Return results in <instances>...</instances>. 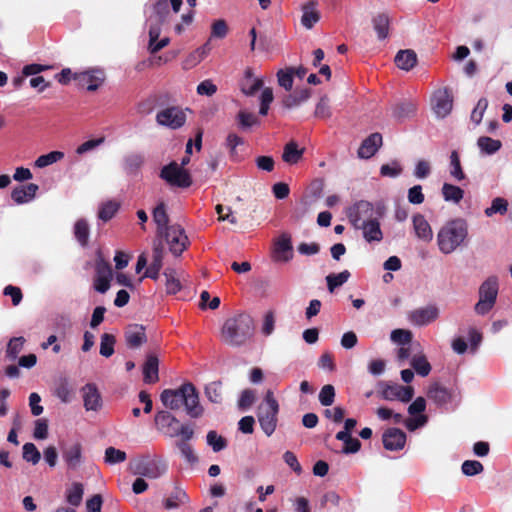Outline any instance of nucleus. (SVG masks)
<instances>
[{
    "label": "nucleus",
    "mask_w": 512,
    "mask_h": 512,
    "mask_svg": "<svg viewBox=\"0 0 512 512\" xmlns=\"http://www.w3.org/2000/svg\"><path fill=\"white\" fill-rule=\"evenodd\" d=\"M160 32H161V29L158 24L151 25L149 28L148 49H149L150 53H152V54H155L162 49L158 43V38H159Z\"/></svg>",
    "instance_id": "obj_60"
},
{
    "label": "nucleus",
    "mask_w": 512,
    "mask_h": 512,
    "mask_svg": "<svg viewBox=\"0 0 512 512\" xmlns=\"http://www.w3.org/2000/svg\"><path fill=\"white\" fill-rule=\"evenodd\" d=\"M380 395L382 399L387 401L399 400L408 403L414 396V388L412 386L384 383Z\"/></svg>",
    "instance_id": "obj_11"
},
{
    "label": "nucleus",
    "mask_w": 512,
    "mask_h": 512,
    "mask_svg": "<svg viewBox=\"0 0 512 512\" xmlns=\"http://www.w3.org/2000/svg\"><path fill=\"white\" fill-rule=\"evenodd\" d=\"M163 255L164 250L162 244H155L153 248V259L150 265L147 267L144 273V277L151 278L153 280L158 279L159 272L163 265Z\"/></svg>",
    "instance_id": "obj_26"
},
{
    "label": "nucleus",
    "mask_w": 512,
    "mask_h": 512,
    "mask_svg": "<svg viewBox=\"0 0 512 512\" xmlns=\"http://www.w3.org/2000/svg\"><path fill=\"white\" fill-rule=\"evenodd\" d=\"M443 199L446 202L458 204L464 197V190L459 186L444 183L441 189Z\"/></svg>",
    "instance_id": "obj_36"
},
{
    "label": "nucleus",
    "mask_w": 512,
    "mask_h": 512,
    "mask_svg": "<svg viewBox=\"0 0 512 512\" xmlns=\"http://www.w3.org/2000/svg\"><path fill=\"white\" fill-rule=\"evenodd\" d=\"M382 441L386 450L399 451L405 446L406 434L398 428H389L383 433Z\"/></svg>",
    "instance_id": "obj_17"
},
{
    "label": "nucleus",
    "mask_w": 512,
    "mask_h": 512,
    "mask_svg": "<svg viewBox=\"0 0 512 512\" xmlns=\"http://www.w3.org/2000/svg\"><path fill=\"white\" fill-rule=\"evenodd\" d=\"M410 365L414 369V371L421 377H426L431 372V365L428 362L425 355H414L410 360Z\"/></svg>",
    "instance_id": "obj_39"
},
{
    "label": "nucleus",
    "mask_w": 512,
    "mask_h": 512,
    "mask_svg": "<svg viewBox=\"0 0 512 512\" xmlns=\"http://www.w3.org/2000/svg\"><path fill=\"white\" fill-rule=\"evenodd\" d=\"M431 106L438 118H445L449 115L453 107V98L448 89L435 91L431 98Z\"/></svg>",
    "instance_id": "obj_12"
},
{
    "label": "nucleus",
    "mask_w": 512,
    "mask_h": 512,
    "mask_svg": "<svg viewBox=\"0 0 512 512\" xmlns=\"http://www.w3.org/2000/svg\"><path fill=\"white\" fill-rule=\"evenodd\" d=\"M83 497V486L80 483H74L71 488L67 490L66 500L72 506H79Z\"/></svg>",
    "instance_id": "obj_51"
},
{
    "label": "nucleus",
    "mask_w": 512,
    "mask_h": 512,
    "mask_svg": "<svg viewBox=\"0 0 512 512\" xmlns=\"http://www.w3.org/2000/svg\"><path fill=\"white\" fill-rule=\"evenodd\" d=\"M263 86V81L253 77L251 69L245 71L243 79L240 81V89L247 96L254 95Z\"/></svg>",
    "instance_id": "obj_30"
},
{
    "label": "nucleus",
    "mask_w": 512,
    "mask_h": 512,
    "mask_svg": "<svg viewBox=\"0 0 512 512\" xmlns=\"http://www.w3.org/2000/svg\"><path fill=\"white\" fill-rule=\"evenodd\" d=\"M303 154L304 149L299 148L296 142L290 141L284 146L282 159L285 163L294 165L302 159Z\"/></svg>",
    "instance_id": "obj_31"
},
{
    "label": "nucleus",
    "mask_w": 512,
    "mask_h": 512,
    "mask_svg": "<svg viewBox=\"0 0 512 512\" xmlns=\"http://www.w3.org/2000/svg\"><path fill=\"white\" fill-rule=\"evenodd\" d=\"M487 107L488 100L484 97L480 98L470 115V119L475 125H479L481 123Z\"/></svg>",
    "instance_id": "obj_56"
},
{
    "label": "nucleus",
    "mask_w": 512,
    "mask_h": 512,
    "mask_svg": "<svg viewBox=\"0 0 512 512\" xmlns=\"http://www.w3.org/2000/svg\"><path fill=\"white\" fill-rule=\"evenodd\" d=\"M165 288L168 294H176L182 288L179 278L177 277V273L174 269H166L164 271Z\"/></svg>",
    "instance_id": "obj_42"
},
{
    "label": "nucleus",
    "mask_w": 512,
    "mask_h": 512,
    "mask_svg": "<svg viewBox=\"0 0 512 512\" xmlns=\"http://www.w3.org/2000/svg\"><path fill=\"white\" fill-rule=\"evenodd\" d=\"M155 424L158 430L162 431L165 435L170 437V433L173 430H177L179 426V420L168 411H159L155 415Z\"/></svg>",
    "instance_id": "obj_22"
},
{
    "label": "nucleus",
    "mask_w": 512,
    "mask_h": 512,
    "mask_svg": "<svg viewBox=\"0 0 512 512\" xmlns=\"http://www.w3.org/2000/svg\"><path fill=\"white\" fill-rule=\"evenodd\" d=\"M477 146L482 153L486 155H492L501 149L502 143L500 140L492 139L487 136H481L477 140Z\"/></svg>",
    "instance_id": "obj_38"
},
{
    "label": "nucleus",
    "mask_w": 512,
    "mask_h": 512,
    "mask_svg": "<svg viewBox=\"0 0 512 512\" xmlns=\"http://www.w3.org/2000/svg\"><path fill=\"white\" fill-rule=\"evenodd\" d=\"M348 217L355 229L362 230L363 238L367 242H380L383 239L380 222L375 217V210L370 202H357L350 208Z\"/></svg>",
    "instance_id": "obj_2"
},
{
    "label": "nucleus",
    "mask_w": 512,
    "mask_h": 512,
    "mask_svg": "<svg viewBox=\"0 0 512 512\" xmlns=\"http://www.w3.org/2000/svg\"><path fill=\"white\" fill-rule=\"evenodd\" d=\"M426 395L437 407L447 411L455 410L462 400L461 390L458 386L446 387L439 382L431 383L427 388Z\"/></svg>",
    "instance_id": "obj_5"
},
{
    "label": "nucleus",
    "mask_w": 512,
    "mask_h": 512,
    "mask_svg": "<svg viewBox=\"0 0 512 512\" xmlns=\"http://www.w3.org/2000/svg\"><path fill=\"white\" fill-rule=\"evenodd\" d=\"M498 295V279L496 276L488 277L479 288V299L496 303Z\"/></svg>",
    "instance_id": "obj_28"
},
{
    "label": "nucleus",
    "mask_w": 512,
    "mask_h": 512,
    "mask_svg": "<svg viewBox=\"0 0 512 512\" xmlns=\"http://www.w3.org/2000/svg\"><path fill=\"white\" fill-rule=\"evenodd\" d=\"M319 402L323 406H330L335 399V388L331 384L324 385L319 393Z\"/></svg>",
    "instance_id": "obj_61"
},
{
    "label": "nucleus",
    "mask_w": 512,
    "mask_h": 512,
    "mask_svg": "<svg viewBox=\"0 0 512 512\" xmlns=\"http://www.w3.org/2000/svg\"><path fill=\"white\" fill-rule=\"evenodd\" d=\"M23 459L33 465L39 463L41 459V454L35 444L33 443H25L23 445Z\"/></svg>",
    "instance_id": "obj_53"
},
{
    "label": "nucleus",
    "mask_w": 512,
    "mask_h": 512,
    "mask_svg": "<svg viewBox=\"0 0 512 512\" xmlns=\"http://www.w3.org/2000/svg\"><path fill=\"white\" fill-rule=\"evenodd\" d=\"M154 13L158 16V22L164 23L170 15L168 0H158L153 6Z\"/></svg>",
    "instance_id": "obj_62"
},
{
    "label": "nucleus",
    "mask_w": 512,
    "mask_h": 512,
    "mask_svg": "<svg viewBox=\"0 0 512 512\" xmlns=\"http://www.w3.org/2000/svg\"><path fill=\"white\" fill-rule=\"evenodd\" d=\"M126 458V453L120 449H116L112 446L105 449L104 462L108 465L122 463L126 460Z\"/></svg>",
    "instance_id": "obj_46"
},
{
    "label": "nucleus",
    "mask_w": 512,
    "mask_h": 512,
    "mask_svg": "<svg viewBox=\"0 0 512 512\" xmlns=\"http://www.w3.org/2000/svg\"><path fill=\"white\" fill-rule=\"evenodd\" d=\"M115 337L111 334L104 333L101 336L100 354L104 357H110L114 353Z\"/></svg>",
    "instance_id": "obj_55"
},
{
    "label": "nucleus",
    "mask_w": 512,
    "mask_h": 512,
    "mask_svg": "<svg viewBox=\"0 0 512 512\" xmlns=\"http://www.w3.org/2000/svg\"><path fill=\"white\" fill-rule=\"evenodd\" d=\"M90 234L89 224L85 219H79L74 224V236L81 246H86Z\"/></svg>",
    "instance_id": "obj_41"
},
{
    "label": "nucleus",
    "mask_w": 512,
    "mask_h": 512,
    "mask_svg": "<svg viewBox=\"0 0 512 512\" xmlns=\"http://www.w3.org/2000/svg\"><path fill=\"white\" fill-rule=\"evenodd\" d=\"M293 253H292V244H291V238L283 234L279 237L275 244L274 249V258L275 261L279 262H288L292 259Z\"/></svg>",
    "instance_id": "obj_24"
},
{
    "label": "nucleus",
    "mask_w": 512,
    "mask_h": 512,
    "mask_svg": "<svg viewBox=\"0 0 512 512\" xmlns=\"http://www.w3.org/2000/svg\"><path fill=\"white\" fill-rule=\"evenodd\" d=\"M188 500L187 493L182 488L175 486L171 494L163 500V506L167 510H173L188 503Z\"/></svg>",
    "instance_id": "obj_29"
},
{
    "label": "nucleus",
    "mask_w": 512,
    "mask_h": 512,
    "mask_svg": "<svg viewBox=\"0 0 512 512\" xmlns=\"http://www.w3.org/2000/svg\"><path fill=\"white\" fill-rule=\"evenodd\" d=\"M483 465L476 460H466L462 463L461 470L466 476H475L483 471Z\"/></svg>",
    "instance_id": "obj_63"
},
{
    "label": "nucleus",
    "mask_w": 512,
    "mask_h": 512,
    "mask_svg": "<svg viewBox=\"0 0 512 512\" xmlns=\"http://www.w3.org/2000/svg\"><path fill=\"white\" fill-rule=\"evenodd\" d=\"M294 68L281 69L277 72L278 84L286 91L292 89Z\"/></svg>",
    "instance_id": "obj_57"
},
{
    "label": "nucleus",
    "mask_w": 512,
    "mask_h": 512,
    "mask_svg": "<svg viewBox=\"0 0 512 512\" xmlns=\"http://www.w3.org/2000/svg\"><path fill=\"white\" fill-rule=\"evenodd\" d=\"M336 439L344 443L342 452L345 454H353L360 450L361 443L357 438H353L350 434L345 432H338Z\"/></svg>",
    "instance_id": "obj_37"
},
{
    "label": "nucleus",
    "mask_w": 512,
    "mask_h": 512,
    "mask_svg": "<svg viewBox=\"0 0 512 512\" xmlns=\"http://www.w3.org/2000/svg\"><path fill=\"white\" fill-rule=\"evenodd\" d=\"M38 189L39 186L34 183L17 186L12 190L11 198L18 205L29 203L36 197Z\"/></svg>",
    "instance_id": "obj_19"
},
{
    "label": "nucleus",
    "mask_w": 512,
    "mask_h": 512,
    "mask_svg": "<svg viewBox=\"0 0 512 512\" xmlns=\"http://www.w3.org/2000/svg\"><path fill=\"white\" fill-rule=\"evenodd\" d=\"M416 111V104L410 100L400 101L391 107V115L397 121L412 117Z\"/></svg>",
    "instance_id": "obj_27"
},
{
    "label": "nucleus",
    "mask_w": 512,
    "mask_h": 512,
    "mask_svg": "<svg viewBox=\"0 0 512 512\" xmlns=\"http://www.w3.org/2000/svg\"><path fill=\"white\" fill-rule=\"evenodd\" d=\"M311 96L310 89L304 88L300 90H296L293 93L287 95L283 99L284 107L291 109L294 107H298L304 102H306Z\"/></svg>",
    "instance_id": "obj_32"
},
{
    "label": "nucleus",
    "mask_w": 512,
    "mask_h": 512,
    "mask_svg": "<svg viewBox=\"0 0 512 512\" xmlns=\"http://www.w3.org/2000/svg\"><path fill=\"white\" fill-rule=\"evenodd\" d=\"M83 405L87 411H98L102 407V397L94 383H87L81 388Z\"/></svg>",
    "instance_id": "obj_15"
},
{
    "label": "nucleus",
    "mask_w": 512,
    "mask_h": 512,
    "mask_svg": "<svg viewBox=\"0 0 512 512\" xmlns=\"http://www.w3.org/2000/svg\"><path fill=\"white\" fill-rule=\"evenodd\" d=\"M372 24L379 40H384L389 35L390 19L387 14L380 13L372 18Z\"/></svg>",
    "instance_id": "obj_35"
},
{
    "label": "nucleus",
    "mask_w": 512,
    "mask_h": 512,
    "mask_svg": "<svg viewBox=\"0 0 512 512\" xmlns=\"http://www.w3.org/2000/svg\"><path fill=\"white\" fill-rule=\"evenodd\" d=\"M153 220L157 225L158 232L163 233L168 227L169 220L164 203L158 204L153 210Z\"/></svg>",
    "instance_id": "obj_43"
},
{
    "label": "nucleus",
    "mask_w": 512,
    "mask_h": 512,
    "mask_svg": "<svg viewBox=\"0 0 512 512\" xmlns=\"http://www.w3.org/2000/svg\"><path fill=\"white\" fill-rule=\"evenodd\" d=\"M156 122L160 126L176 130L185 124L186 113L177 106L167 107L156 114Z\"/></svg>",
    "instance_id": "obj_9"
},
{
    "label": "nucleus",
    "mask_w": 512,
    "mask_h": 512,
    "mask_svg": "<svg viewBox=\"0 0 512 512\" xmlns=\"http://www.w3.org/2000/svg\"><path fill=\"white\" fill-rule=\"evenodd\" d=\"M120 205L116 201H107L100 205L98 211V218L104 222L109 221L117 213Z\"/></svg>",
    "instance_id": "obj_44"
},
{
    "label": "nucleus",
    "mask_w": 512,
    "mask_h": 512,
    "mask_svg": "<svg viewBox=\"0 0 512 512\" xmlns=\"http://www.w3.org/2000/svg\"><path fill=\"white\" fill-rule=\"evenodd\" d=\"M169 250L175 256L182 254L188 245V237L180 225H171L163 233Z\"/></svg>",
    "instance_id": "obj_10"
},
{
    "label": "nucleus",
    "mask_w": 512,
    "mask_h": 512,
    "mask_svg": "<svg viewBox=\"0 0 512 512\" xmlns=\"http://www.w3.org/2000/svg\"><path fill=\"white\" fill-rule=\"evenodd\" d=\"M24 343L25 339L23 337H14L10 339L6 349L7 358L12 361L16 360L23 349Z\"/></svg>",
    "instance_id": "obj_48"
},
{
    "label": "nucleus",
    "mask_w": 512,
    "mask_h": 512,
    "mask_svg": "<svg viewBox=\"0 0 512 512\" xmlns=\"http://www.w3.org/2000/svg\"><path fill=\"white\" fill-rule=\"evenodd\" d=\"M254 334L252 317L245 312H238L228 317L220 331L223 343L231 347H241L248 342Z\"/></svg>",
    "instance_id": "obj_3"
},
{
    "label": "nucleus",
    "mask_w": 512,
    "mask_h": 512,
    "mask_svg": "<svg viewBox=\"0 0 512 512\" xmlns=\"http://www.w3.org/2000/svg\"><path fill=\"white\" fill-rule=\"evenodd\" d=\"M413 229L416 237L423 242H430L433 239V231L426 218L417 213L412 217Z\"/></svg>",
    "instance_id": "obj_20"
},
{
    "label": "nucleus",
    "mask_w": 512,
    "mask_h": 512,
    "mask_svg": "<svg viewBox=\"0 0 512 512\" xmlns=\"http://www.w3.org/2000/svg\"><path fill=\"white\" fill-rule=\"evenodd\" d=\"M508 209V202L504 198L497 197L492 200L491 206L486 208L484 213L487 217H491L496 213L504 215Z\"/></svg>",
    "instance_id": "obj_50"
},
{
    "label": "nucleus",
    "mask_w": 512,
    "mask_h": 512,
    "mask_svg": "<svg viewBox=\"0 0 512 512\" xmlns=\"http://www.w3.org/2000/svg\"><path fill=\"white\" fill-rule=\"evenodd\" d=\"M74 80L81 87H85L88 91H95L104 81V73L101 70H89L73 74Z\"/></svg>",
    "instance_id": "obj_14"
},
{
    "label": "nucleus",
    "mask_w": 512,
    "mask_h": 512,
    "mask_svg": "<svg viewBox=\"0 0 512 512\" xmlns=\"http://www.w3.org/2000/svg\"><path fill=\"white\" fill-rule=\"evenodd\" d=\"M144 155L133 152L123 158V169L127 174H136L144 163Z\"/></svg>",
    "instance_id": "obj_34"
},
{
    "label": "nucleus",
    "mask_w": 512,
    "mask_h": 512,
    "mask_svg": "<svg viewBox=\"0 0 512 512\" xmlns=\"http://www.w3.org/2000/svg\"><path fill=\"white\" fill-rule=\"evenodd\" d=\"M207 444L211 446L214 452H219L227 447V441L222 436L218 435L216 431H209L206 436Z\"/></svg>",
    "instance_id": "obj_52"
},
{
    "label": "nucleus",
    "mask_w": 512,
    "mask_h": 512,
    "mask_svg": "<svg viewBox=\"0 0 512 512\" xmlns=\"http://www.w3.org/2000/svg\"><path fill=\"white\" fill-rule=\"evenodd\" d=\"M55 396L63 403H69L72 400L73 390L67 379H61L55 387Z\"/></svg>",
    "instance_id": "obj_45"
},
{
    "label": "nucleus",
    "mask_w": 512,
    "mask_h": 512,
    "mask_svg": "<svg viewBox=\"0 0 512 512\" xmlns=\"http://www.w3.org/2000/svg\"><path fill=\"white\" fill-rule=\"evenodd\" d=\"M401 164L394 160L391 163L383 164L380 168V174L383 177L396 178L402 173Z\"/></svg>",
    "instance_id": "obj_58"
},
{
    "label": "nucleus",
    "mask_w": 512,
    "mask_h": 512,
    "mask_svg": "<svg viewBox=\"0 0 512 512\" xmlns=\"http://www.w3.org/2000/svg\"><path fill=\"white\" fill-rule=\"evenodd\" d=\"M394 61L398 68L409 71L416 65L417 56L412 50H400L396 54Z\"/></svg>",
    "instance_id": "obj_33"
},
{
    "label": "nucleus",
    "mask_w": 512,
    "mask_h": 512,
    "mask_svg": "<svg viewBox=\"0 0 512 512\" xmlns=\"http://www.w3.org/2000/svg\"><path fill=\"white\" fill-rule=\"evenodd\" d=\"M112 279L111 266L99 260L96 263V276L94 279V288L99 293H105L110 288V281Z\"/></svg>",
    "instance_id": "obj_16"
},
{
    "label": "nucleus",
    "mask_w": 512,
    "mask_h": 512,
    "mask_svg": "<svg viewBox=\"0 0 512 512\" xmlns=\"http://www.w3.org/2000/svg\"><path fill=\"white\" fill-rule=\"evenodd\" d=\"M128 470L136 476L148 479H158L167 471L165 463L151 459L149 456H140L130 460Z\"/></svg>",
    "instance_id": "obj_7"
},
{
    "label": "nucleus",
    "mask_w": 512,
    "mask_h": 512,
    "mask_svg": "<svg viewBox=\"0 0 512 512\" xmlns=\"http://www.w3.org/2000/svg\"><path fill=\"white\" fill-rule=\"evenodd\" d=\"M278 413L279 403L274 397V393L268 390L264 396L263 402L257 409L258 422L267 436H271L277 427Z\"/></svg>",
    "instance_id": "obj_6"
},
{
    "label": "nucleus",
    "mask_w": 512,
    "mask_h": 512,
    "mask_svg": "<svg viewBox=\"0 0 512 512\" xmlns=\"http://www.w3.org/2000/svg\"><path fill=\"white\" fill-rule=\"evenodd\" d=\"M440 311L436 305H427L408 313V320L415 326H427L439 317Z\"/></svg>",
    "instance_id": "obj_13"
},
{
    "label": "nucleus",
    "mask_w": 512,
    "mask_h": 512,
    "mask_svg": "<svg viewBox=\"0 0 512 512\" xmlns=\"http://www.w3.org/2000/svg\"><path fill=\"white\" fill-rule=\"evenodd\" d=\"M64 157V153L60 151H52L47 154L39 156L35 161V166L44 168L56 163Z\"/></svg>",
    "instance_id": "obj_49"
},
{
    "label": "nucleus",
    "mask_w": 512,
    "mask_h": 512,
    "mask_svg": "<svg viewBox=\"0 0 512 512\" xmlns=\"http://www.w3.org/2000/svg\"><path fill=\"white\" fill-rule=\"evenodd\" d=\"M449 173L454 180L459 182L466 178L461 166L459 154L455 150L450 154Z\"/></svg>",
    "instance_id": "obj_40"
},
{
    "label": "nucleus",
    "mask_w": 512,
    "mask_h": 512,
    "mask_svg": "<svg viewBox=\"0 0 512 512\" xmlns=\"http://www.w3.org/2000/svg\"><path fill=\"white\" fill-rule=\"evenodd\" d=\"M390 339L394 343L405 345L411 342L412 332L405 329H395L391 332Z\"/></svg>",
    "instance_id": "obj_64"
},
{
    "label": "nucleus",
    "mask_w": 512,
    "mask_h": 512,
    "mask_svg": "<svg viewBox=\"0 0 512 512\" xmlns=\"http://www.w3.org/2000/svg\"><path fill=\"white\" fill-rule=\"evenodd\" d=\"M205 395L212 403L222 402V390L220 382H211L205 387Z\"/></svg>",
    "instance_id": "obj_54"
},
{
    "label": "nucleus",
    "mask_w": 512,
    "mask_h": 512,
    "mask_svg": "<svg viewBox=\"0 0 512 512\" xmlns=\"http://www.w3.org/2000/svg\"><path fill=\"white\" fill-rule=\"evenodd\" d=\"M382 145V135L380 133H372L366 139L363 140L362 144L358 149V157L361 159H369L375 155L378 149Z\"/></svg>",
    "instance_id": "obj_18"
},
{
    "label": "nucleus",
    "mask_w": 512,
    "mask_h": 512,
    "mask_svg": "<svg viewBox=\"0 0 512 512\" xmlns=\"http://www.w3.org/2000/svg\"><path fill=\"white\" fill-rule=\"evenodd\" d=\"M160 399L163 405L171 410H178L184 406L187 415L191 418H199L204 413L198 392L192 383H184L177 389H165Z\"/></svg>",
    "instance_id": "obj_1"
},
{
    "label": "nucleus",
    "mask_w": 512,
    "mask_h": 512,
    "mask_svg": "<svg viewBox=\"0 0 512 512\" xmlns=\"http://www.w3.org/2000/svg\"><path fill=\"white\" fill-rule=\"evenodd\" d=\"M315 116L320 119H328L331 117V108L329 104V98L324 95L320 98L315 108Z\"/></svg>",
    "instance_id": "obj_59"
},
{
    "label": "nucleus",
    "mask_w": 512,
    "mask_h": 512,
    "mask_svg": "<svg viewBox=\"0 0 512 512\" xmlns=\"http://www.w3.org/2000/svg\"><path fill=\"white\" fill-rule=\"evenodd\" d=\"M125 340L130 348L140 347L147 340L145 328L137 324L128 326L125 331Z\"/></svg>",
    "instance_id": "obj_25"
},
{
    "label": "nucleus",
    "mask_w": 512,
    "mask_h": 512,
    "mask_svg": "<svg viewBox=\"0 0 512 512\" xmlns=\"http://www.w3.org/2000/svg\"><path fill=\"white\" fill-rule=\"evenodd\" d=\"M350 272L344 270L338 274H330L326 277L327 287L330 292H333L335 288L343 285L348 281Z\"/></svg>",
    "instance_id": "obj_47"
},
{
    "label": "nucleus",
    "mask_w": 512,
    "mask_h": 512,
    "mask_svg": "<svg viewBox=\"0 0 512 512\" xmlns=\"http://www.w3.org/2000/svg\"><path fill=\"white\" fill-rule=\"evenodd\" d=\"M62 457L69 469L76 470L82 462L81 444L73 443L65 447L62 451Z\"/></svg>",
    "instance_id": "obj_23"
},
{
    "label": "nucleus",
    "mask_w": 512,
    "mask_h": 512,
    "mask_svg": "<svg viewBox=\"0 0 512 512\" xmlns=\"http://www.w3.org/2000/svg\"><path fill=\"white\" fill-rule=\"evenodd\" d=\"M143 381L154 384L159 380V360L156 355L148 354L142 367Z\"/></svg>",
    "instance_id": "obj_21"
},
{
    "label": "nucleus",
    "mask_w": 512,
    "mask_h": 512,
    "mask_svg": "<svg viewBox=\"0 0 512 512\" xmlns=\"http://www.w3.org/2000/svg\"><path fill=\"white\" fill-rule=\"evenodd\" d=\"M160 178L167 182L170 186L187 188L191 185L192 180L187 170L182 168L178 163L171 162L162 167Z\"/></svg>",
    "instance_id": "obj_8"
},
{
    "label": "nucleus",
    "mask_w": 512,
    "mask_h": 512,
    "mask_svg": "<svg viewBox=\"0 0 512 512\" xmlns=\"http://www.w3.org/2000/svg\"><path fill=\"white\" fill-rule=\"evenodd\" d=\"M468 236V224L462 218L446 222L437 233V245L443 254H451L462 246Z\"/></svg>",
    "instance_id": "obj_4"
}]
</instances>
